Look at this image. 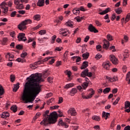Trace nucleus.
Wrapping results in <instances>:
<instances>
[{"label": "nucleus", "instance_id": "obj_1", "mask_svg": "<svg viewBox=\"0 0 130 130\" xmlns=\"http://www.w3.org/2000/svg\"><path fill=\"white\" fill-rule=\"evenodd\" d=\"M41 82H44L39 73L33 74L27 82L25 83L23 92L21 96L22 101L25 103H32L36 96L41 92Z\"/></svg>", "mask_w": 130, "mask_h": 130}, {"label": "nucleus", "instance_id": "obj_2", "mask_svg": "<svg viewBox=\"0 0 130 130\" xmlns=\"http://www.w3.org/2000/svg\"><path fill=\"white\" fill-rule=\"evenodd\" d=\"M56 123V116L54 113H51L49 115V117L47 119V118H44L43 120L40 122V124L42 125L44 124L45 126H47L49 124H54Z\"/></svg>", "mask_w": 130, "mask_h": 130}, {"label": "nucleus", "instance_id": "obj_3", "mask_svg": "<svg viewBox=\"0 0 130 130\" xmlns=\"http://www.w3.org/2000/svg\"><path fill=\"white\" fill-rule=\"evenodd\" d=\"M92 76H93V74L91 72H89V70L88 68L86 69L82 72H81L80 75V77H82V78H86V77L91 78Z\"/></svg>", "mask_w": 130, "mask_h": 130}, {"label": "nucleus", "instance_id": "obj_4", "mask_svg": "<svg viewBox=\"0 0 130 130\" xmlns=\"http://www.w3.org/2000/svg\"><path fill=\"white\" fill-rule=\"evenodd\" d=\"M89 91H91V93H90L88 96H86L85 95H84V93H82L81 94L82 95V98H83V99H90L91 98L93 97V95H94V94H95V91H94V89H93V88H90L89 89Z\"/></svg>", "mask_w": 130, "mask_h": 130}, {"label": "nucleus", "instance_id": "obj_5", "mask_svg": "<svg viewBox=\"0 0 130 130\" xmlns=\"http://www.w3.org/2000/svg\"><path fill=\"white\" fill-rule=\"evenodd\" d=\"M67 112L68 114L71 115V116H76L77 114H78L76 109L74 107L70 108Z\"/></svg>", "mask_w": 130, "mask_h": 130}, {"label": "nucleus", "instance_id": "obj_6", "mask_svg": "<svg viewBox=\"0 0 130 130\" xmlns=\"http://www.w3.org/2000/svg\"><path fill=\"white\" fill-rule=\"evenodd\" d=\"M18 41H23L25 42L27 40V38L25 37V33L20 32L18 34L17 36Z\"/></svg>", "mask_w": 130, "mask_h": 130}, {"label": "nucleus", "instance_id": "obj_7", "mask_svg": "<svg viewBox=\"0 0 130 130\" xmlns=\"http://www.w3.org/2000/svg\"><path fill=\"white\" fill-rule=\"evenodd\" d=\"M102 66L105 70L109 71V70H110V67H111V63H110V61L107 60L104 62Z\"/></svg>", "mask_w": 130, "mask_h": 130}, {"label": "nucleus", "instance_id": "obj_8", "mask_svg": "<svg viewBox=\"0 0 130 130\" xmlns=\"http://www.w3.org/2000/svg\"><path fill=\"white\" fill-rule=\"evenodd\" d=\"M57 112L59 113L57 114V113L56 111L52 112L51 113H53L55 115L56 117V122L57 121V118L58 117H63V113L60 111V110H58Z\"/></svg>", "mask_w": 130, "mask_h": 130}, {"label": "nucleus", "instance_id": "obj_9", "mask_svg": "<svg viewBox=\"0 0 130 130\" xmlns=\"http://www.w3.org/2000/svg\"><path fill=\"white\" fill-rule=\"evenodd\" d=\"M110 56V60L113 64H118V59H117V58L115 57V56H114V55H111Z\"/></svg>", "mask_w": 130, "mask_h": 130}, {"label": "nucleus", "instance_id": "obj_10", "mask_svg": "<svg viewBox=\"0 0 130 130\" xmlns=\"http://www.w3.org/2000/svg\"><path fill=\"white\" fill-rule=\"evenodd\" d=\"M18 29L20 31H24V30H26L27 29V26L25 25V24L22 21L18 26Z\"/></svg>", "mask_w": 130, "mask_h": 130}, {"label": "nucleus", "instance_id": "obj_11", "mask_svg": "<svg viewBox=\"0 0 130 130\" xmlns=\"http://www.w3.org/2000/svg\"><path fill=\"white\" fill-rule=\"evenodd\" d=\"M88 29L90 32H93V33H98L99 31L96 28L94 27V26H93V24H89V26H88Z\"/></svg>", "mask_w": 130, "mask_h": 130}, {"label": "nucleus", "instance_id": "obj_12", "mask_svg": "<svg viewBox=\"0 0 130 130\" xmlns=\"http://www.w3.org/2000/svg\"><path fill=\"white\" fill-rule=\"evenodd\" d=\"M70 33V31H69V29H67V28H60V34H61V35H63V36H64L65 37L68 36V34L66 33Z\"/></svg>", "mask_w": 130, "mask_h": 130}, {"label": "nucleus", "instance_id": "obj_13", "mask_svg": "<svg viewBox=\"0 0 130 130\" xmlns=\"http://www.w3.org/2000/svg\"><path fill=\"white\" fill-rule=\"evenodd\" d=\"M58 124L59 125H61V126H64V127H65V128H68V127H69V124H68L66 122H63V121L62 120V119H61V118H60L59 119Z\"/></svg>", "mask_w": 130, "mask_h": 130}, {"label": "nucleus", "instance_id": "obj_14", "mask_svg": "<svg viewBox=\"0 0 130 130\" xmlns=\"http://www.w3.org/2000/svg\"><path fill=\"white\" fill-rule=\"evenodd\" d=\"M104 42V45L103 46V47L104 49H108L109 46H110V43H109V41H108L106 39H104L103 40Z\"/></svg>", "mask_w": 130, "mask_h": 130}, {"label": "nucleus", "instance_id": "obj_15", "mask_svg": "<svg viewBox=\"0 0 130 130\" xmlns=\"http://www.w3.org/2000/svg\"><path fill=\"white\" fill-rule=\"evenodd\" d=\"M106 79L109 80V82H111V83L112 82H116V81H118V77H114L113 78L108 77L107 76H106Z\"/></svg>", "mask_w": 130, "mask_h": 130}, {"label": "nucleus", "instance_id": "obj_16", "mask_svg": "<svg viewBox=\"0 0 130 130\" xmlns=\"http://www.w3.org/2000/svg\"><path fill=\"white\" fill-rule=\"evenodd\" d=\"M78 93V89L76 88H73L70 91V96H75Z\"/></svg>", "mask_w": 130, "mask_h": 130}, {"label": "nucleus", "instance_id": "obj_17", "mask_svg": "<svg viewBox=\"0 0 130 130\" xmlns=\"http://www.w3.org/2000/svg\"><path fill=\"white\" fill-rule=\"evenodd\" d=\"M89 67V62L85 61L82 63V65L80 67L81 70H85L86 68Z\"/></svg>", "mask_w": 130, "mask_h": 130}, {"label": "nucleus", "instance_id": "obj_18", "mask_svg": "<svg viewBox=\"0 0 130 130\" xmlns=\"http://www.w3.org/2000/svg\"><path fill=\"white\" fill-rule=\"evenodd\" d=\"M2 118H7V117H10V113L8 112H4L1 115Z\"/></svg>", "mask_w": 130, "mask_h": 130}, {"label": "nucleus", "instance_id": "obj_19", "mask_svg": "<svg viewBox=\"0 0 130 130\" xmlns=\"http://www.w3.org/2000/svg\"><path fill=\"white\" fill-rule=\"evenodd\" d=\"M109 12H111V9L110 8L106 9V10L103 11L102 12H100L99 14V15H105L107 14V13H109Z\"/></svg>", "mask_w": 130, "mask_h": 130}, {"label": "nucleus", "instance_id": "obj_20", "mask_svg": "<svg viewBox=\"0 0 130 130\" xmlns=\"http://www.w3.org/2000/svg\"><path fill=\"white\" fill-rule=\"evenodd\" d=\"M89 84H90V81L83 82V84L81 85L82 89H83V90H86L88 86H89Z\"/></svg>", "mask_w": 130, "mask_h": 130}, {"label": "nucleus", "instance_id": "obj_21", "mask_svg": "<svg viewBox=\"0 0 130 130\" xmlns=\"http://www.w3.org/2000/svg\"><path fill=\"white\" fill-rule=\"evenodd\" d=\"M65 25L66 26H67V27H70L71 28H73L74 26V22L71 20H69L65 23Z\"/></svg>", "mask_w": 130, "mask_h": 130}, {"label": "nucleus", "instance_id": "obj_22", "mask_svg": "<svg viewBox=\"0 0 130 130\" xmlns=\"http://www.w3.org/2000/svg\"><path fill=\"white\" fill-rule=\"evenodd\" d=\"M33 19L35 21H40L41 20V16L40 14H36L34 16Z\"/></svg>", "mask_w": 130, "mask_h": 130}, {"label": "nucleus", "instance_id": "obj_23", "mask_svg": "<svg viewBox=\"0 0 130 130\" xmlns=\"http://www.w3.org/2000/svg\"><path fill=\"white\" fill-rule=\"evenodd\" d=\"M20 88V83L18 82L16 84H15L14 86V88L13 89V92H17L18 89Z\"/></svg>", "mask_w": 130, "mask_h": 130}, {"label": "nucleus", "instance_id": "obj_24", "mask_svg": "<svg viewBox=\"0 0 130 130\" xmlns=\"http://www.w3.org/2000/svg\"><path fill=\"white\" fill-rule=\"evenodd\" d=\"M45 0H39L37 5L38 7H43L44 6Z\"/></svg>", "mask_w": 130, "mask_h": 130}, {"label": "nucleus", "instance_id": "obj_25", "mask_svg": "<svg viewBox=\"0 0 130 130\" xmlns=\"http://www.w3.org/2000/svg\"><path fill=\"white\" fill-rule=\"evenodd\" d=\"M48 114H49V110H46L43 114V116L45 117V118L48 119V118H49V115H48Z\"/></svg>", "mask_w": 130, "mask_h": 130}, {"label": "nucleus", "instance_id": "obj_26", "mask_svg": "<svg viewBox=\"0 0 130 130\" xmlns=\"http://www.w3.org/2000/svg\"><path fill=\"white\" fill-rule=\"evenodd\" d=\"M115 12L117 15H119L122 13V9L121 7L115 9Z\"/></svg>", "mask_w": 130, "mask_h": 130}, {"label": "nucleus", "instance_id": "obj_27", "mask_svg": "<svg viewBox=\"0 0 130 130\" xmlns=\"http://www.w3.org/2000/svg\"><path fill=\"white\" fill-rule=\"evenodd\" d=\"M74 86H75V84H74V83H69L64 86V89H70V88H72V87H74Z\"/></svg>", "mask_w": 130, "mask_h": 130}, {"label": "nucleus", "instance_id": "obj_28", "mask_svg": "<svg viewBox=\"0 0 130 130\" xmlns=\"http://www.w3.org/2000/svg\"><path fill=\"white\" fill-rule=\"evenodd\" d=\"M11 110L13 111L14 113L17 112V111L18 110V107H17L16 105H13L11 108Z\"/></svg>", "mask_w": 130, "mask_h": 130}, {"label": "nucleus", "instance_id": "obj_29", "mask_svg": "<svg viewBox=\"0 0 130 130\" xmlns=\"http://www.w3.org/2000/svg\"><path fill=\"white\" fill-rule=\"evenodd\" d=\"M22 22L24 23L25 26L28 25V24H32V20H31V19H25Z\"/></svg>", "mask_w": 130, "mask_h": 130}, {"label": "nucleus", "instance_id": "obj_30", "mask_svg": "<svg viewBox=\"0 0 130 130\" xmlns=\"http://www.w3.org/2000/svg\"><path fill=\"white\" fill-rule=\"evenodd\" d=\"M89 56H90V53H89V52H86L82 54V57H83L84 59H87V58H89Z\"/></svg>", "mask_w": 130, "mask_h": 130}, {"label": "nucleus", "instance_id": "obj_31", "mask_svg": "<svg viewBox=\"0 0 130 130\" xmlns=\"http://www.w3.org/2000/svg\"><path fill=\"white\" fill-rule=\"evenodd\" d=\"M108 115H110V113H106L104 111L102 113V117L103 118L106 117L105 119H107V118H108Z\"/></svg>", "mask_w": 130, "mask_h": 130}, {"label": "nucleus", "instance_id": "obj_32", "mask_svg": "<svg viewBox=\"0 0 130 130\" xmlns=\"http://www.w3.org/2000/svg\"><path fill=\"white\" fill-rule=\"evenodd\" d=\"M92 119H93V120H95L96 121H100L101 118H100V116L94 115L92 116Z\"/></svg>", "mask_w": 130, "mask_h": 130}, {"label": "nucleus", "instance_id": "obj_33", "mask_svg": "<svg viewBox=\"0 0 130 130\" xmlns=\"http://www.w3.org/2000/svg\"><path fill=\"white\" fill-rule=\"evenodd\" d=\"M129 20H130V13H128L126 16V17L124 20L125 24H126L127 22L129 21Z\"/></svg>", "mask_w": 130, "mask_h": 130}, {"label": "nucleus", "instance_id": "obj_34", "mask_svg": "<svg viewBox=\"0 0 130 130\" xmlns=\"http://www.w3.org/2000/svg\"><path fill=\"white\" fill-rule=\"evenodd\" d=\"M73 13L74 15H76V16H77V15H80V11L78 8L73 9Z\"/></svg>", "mask_w": 130, "mask_h": 130}, {"label": "nucleus", "instance_id": "obj_35", "mask_svg": "<svg viewBox=\"0 0 130 130\" xmlns=\"http://www.w3.org/2000/svg\"><path fill=\"white\" fill-rule=\"evenodd\" d=\"M8 39L7 38H3L2 42V45H6L7 44V42H8Z\"/></svg>", "mask_w": 130, "mask_h": 130}, {"label": "nucleus", "instance_id": "obj_36", "mask_svg": "<svg viewBox=\"0 0 130 130\" xmlns=\"http://www.w3.org/2000/svg\"><path fill=\"white\" fill-rule=\"evenodd\" d=\"M16 9H17V10H23V9H24V5L23 4L17 5L16 6Z\"/></svg>", "mask_w": 130, "mask_h": 130}, {"label": "nucleus", "instance_id": "obj_37", "mask_svg": "<svg viewBox=\"0 0 130 130\" xmlns=\"http://www.w3.org/2000/svg\"><path fill=\"white\" fill-rule=\"evenodd\" d=\"M4 93L5 89H4L3 86L0 85V96H3V95H4Z\"/></svg>", "mask_w": 130, "mask_h": 130}, {"label": "nucleus", "instance_id": "obj_38", "mask_svg": "<svg viewBox=\"0 0 130 130\" xmlns=\"http://www.w3.org/2000/svg\"><path fill=\"white\" fill-rule=\"evenodd\" d=\"M130 107V102L129 101H126L124 103V109L129 108Z\"/></svg>", "mask_w": 130, "mask_h": 130}, {"label": "nucleus", "instance_id": "obj_39", "mask_svg": "<svg viewBox=\"0 0 130 130\" xmlns=\"http://www.w3.org/2000/svg\"><path fill=\"white\" fill-rule=\"evenodd\" d=\"M16 61H18V62H26V59H22L21 58H18L16 59Z\"/></svg>", "mask_w": 130, "mask_h": 130}, {"label": "nucleus", "instance_id": "obj_40", "mask_svg": "<svg viewBox=\"0 0 130 130\" xmlns=\"http://www.w3.org/2000/svg\"><path fill=\"white\" fill-rule=\"evenodd\" d=\"M111 90V88L110 87H107L104 89L103 93L104 94H106L107 93H109Z\"/></svg>", "mask_w": 130, "mask_h": 130}, {"label": "nucleus", "instance_id": "obj_41", "mask_svg": "<svg viewBox=\"0 0 130 130\" xmlns=\"http://www.w3.org/2000/svg\"><path fill=\"white\" fill-rule=\"evenodd\" d=\"M49 75V73H48L47 71H46L44 72H43L42 77L45 79L46 78H47V77H48Z\"/></svg>", "mask_w": 130, "mask_h": 130}, {"label": "nucleus", "instance_id": "obj_42", "mask_svg": "<svg viewBox=\"0 0 130 130\" xmlns=\"http://www.w3.org/2000/svg\"><path fill=\"white\" fill-rule=\"evenodd\" d=\"M107 39H108V41H112V40H113V38L110 34H108L107 36Z\"/></svg>", "mask_w": 130, "mask_h": 130}, {"label": "nucleus", "instance_id": "obj_43", "mask_svg": "<svg viewBox=\"0 0 130 130\" xmlns=\"http://www.w3.org/2000/svg\"><path fill=\"white\" fill-rule=\"evenodd\" d=\"M56 39V35H54L52 37H51V43L52 44H53L54 42H55V40Z\"/></svg>", "mask_w": 130, "mask_h": 130}, {"label": "nucleus", "instance_id": "obj_44", "mask_svg": "<svg viewBox=\"0 0 130 130\" xmlns=\"http://www.w3.org/2000/svg\"><path fill=\"white\" fill-rule=\"evenodd\" d=\"M105 20H107L105 22L106 23H110V19H109V15L106 14L104 18Z\"/></svg>", "mask_w": 130, "mask_h": 130}, {"label": "nucleus", "instance_id": "obj_45", "mask_svg": "<svg viewBox=\"0 0 130 130\" xmlns=\"http://www.w3.org/2000/svg\"><path fill=\"white\" fill-rule=\"evenodd\" d=\"M102 57V55L100 53L97 54L95 56V59H96V60H99V59H100V58H101Z\"/></svg>", "mask_w": 130, "mask_h": 130}, {"label": "nucleus", "instance_id": "obj_46", "mask_svg": "<svg viewBox=\"0 0 130 130\" xmlns=\"http://www.w3.org/2000/svg\"><path fill=\"white\" fill-rule=\"evenodd\" d=\"M16 79V77H15V75H10V81L12 82V83H14L15 82V80Z\"/></svg>", "mask_w": 130, "mask_h": 130}, {"label": "nucleus", "instance_id": "obj_47", "mask_svg": "<svg viewBox=\"0 0 130 130\" xmlns=\"http://www.w3.org/2000/svg\"><path fill=\"white\" fill-rule=\"evenodd\" d=\"M120 100V98L118 97L116 100L113 103V105H116V104H118V102Z\"/></svg>", "mask_w": 130, "mask_h": 130}, {"label": "nucleus", "instance_id": "obj_48", "mask_svg": "<svg viewBox=\"0 0 130 130\" xmlns=\"http://www.w3.org/2000/svg\"><path fill=\"white\" fill-rule=\"evenodd\" d=\"M27 55H28V53H27L26 52H24L21 54L20 56L21 57H22V58H25Z\"/></svg>", "mask_w": 130, "mask_h": 130}, {"label": "nucleus", "instance_id": "obj_49", "mask_svg": "<svg viewBox=\"0 0 130 130\" xmlns=\"http://www.w3.org/2000/svg\"><path fill=\"white\" fill-rule=\"evenodd\" d=\"M46 30H41L39 31V34L40 35H45V34H46Z\"/></svg>", "mask_w": 130, "mask_h": 130}, {"label": "nucleus", "instance_id": "obj_50", "mask_svg": "<svg viewBox=\"0 0 130 130\" xmlns=\"http://www.w3.org/2000/svg\"><path fill=\"white\" fill-rule=\"evenodd\" d=\"M54 101V99H53V98H51V99L48 100L47 101V105H49V104H50V103H52V102H53Z\"/></svg>", "mask_w": 130, "mask_h": 130}, {"label": "nucleus", "instance_id": "obj_51", "mask_svg": "<svg viewBox=\"0 0 130 130\" xmlns=\"http://www.w3.org/2000/svg\"><path fill=\"white\" fill-rule=\"evenodd\" d=\"M102 48V46H101V45H98L96 46V49L97 51H101Z\"/></svg>", "mask_w": 130, "mask_h": 130}, {"label": "nucleus", "instance_id": "obj_52", "mask_svg": "<svg viewBox=\"0 0 130 130\" xmlns=\"http://www.w3.org/2000/svg\"><path fill=\"white\" fill-rule=\"evenodd\" d=\"M16 49H18L19 50H21L23 49V45L18 44L16 46Z\"/></svg>", "mask_w": 130, "mask_h": 130}, {"label": "nucleus", "instance_id": "obj_53", "mask_svg": "<svg viewBox=\"0 0 130 130\" xmlns=\"http://www.w3.org/2000/svg\"><path fill=\"white\" fill-rule=\"evenodd\" d=\"M16 14H17V11H13L10 14V17H11L12 18H14V17H16Z\"/></svg>", "mask_w": 130, "mask_h": 130}, {"label": "nucleus", "instance_id": "obj_54", "mask_svg": "<svg viewBox=\"0 0 130 130\" xmlns=\"http://www.w3.org/2000/svg\"><path fill=\"white\" fill-rule=\"evenodd\" d=\"M52 57H47L44 58L43 60H42V61H43V63H44V62L49 60V59H50V58H52Z\"/></svg>", "mask_w": 130, "mask_h": 130}, {"label": "nucleus", "instance_id": "obj_55", "mask_svg": "<svg viewBox=\"0 0 130 130\" xmlns=\"http://www.w3.org/2000/svg\"><path fill=\"white\" fill-rule=\"evenodd\" d=\"M4 54L5 55V58L7 59H8V58H9V57H10V55H11V53H10V52L5 53Z\"/></svg>", "mask_w": 130, "mask_h": 130}, {"label": "nucleus", "instance_id": "obj_56", "mask_svg": "<svg viewBox=\"0 0 130 130\" xmlns=\"http://www.w3.org/2000/svg\"><path fill=\"white\" fill-rule=\"evenodd\" d=\"M95 23L98 26H102V23L99 21V20H95Z\"/></svg>", "mask_w": 130, "mask_h": 130}, {"label": "nucleus", "instance_id": "obj_57", "mask_svg": "<svg viewBox=\"0 0 130 130\" xmlns=\"http://www.w3.org/2000/svg\"><path fill=\"white\" fill-rule=\"evenodd\" d=\"M14 58H15V55L11 54V55L9 56V61H13V60L14 59Z\"/></svg>", "mask_w": 130, "mask_h": 130}, {"label": "nucleus", "instance_id": "obj_58", "mask_svg": "<svg viewBox=\"0 0 130 130\" xmlns=\"http://www.w3.org/2000/svg\"><path fill=\"white\" fill-rule=\"evenodd\" d=\"M4 10L2 11V13H3V14H6L9 12V7H5V8H4Z\"/></svg>", "mask_w": 130, "mask_h": 130}, {"label": "nucleus", "instance_id": "obj_59", "mask_svg": "<svg viewBox=\"0 0 130 130\" xmlns=\"http://www.w3.org/2000/svg\"><path fill=\"white\" fill-rule=\"evenodd\" d=\"M115 123V120L113 119L111 122L110 127H112V128H113V127H114Z\"/></svg>", "mask_w": 130, "mask_h": 130}, {"label": "nucleus", "instance_id": "obj_60", "mask_svg": "<svg viewBox=\"0 0 130 130\" xmlns=\"http://www.w3.org/2000/svg\"><path fill=\"white\" fill-rule=\"evenodd\" d=\"M130 77V72H128L127 74L126 75V78H125V81H128V79H129Z\"/></svg>", "mask_w": 130, "mask_h": 130}, {"label": "nucleus", "instance_id": "obj_61", "mask_svg": "<svg viewBox=\"0 0 130 130\" xmlns=\"http://www.w3.org/2000/svg\"><path fill=\"white\" fill-rule=\"evenodd\" d=\"M115 13H113L111 16V21H114L115 20V18H116V16H115Z\"/></svg>", "mask_w": 130, "mask_h": 130}, {"label": "nucleus", "instance_id": "obj_62", "mask_svg": "<svg viewBox=\"0 0 130 130\" xmlns=\"http://www.w3.org/2000/svg\"><path fill=\"white\" fill-rule=\"evenodd\" d=\"M118 91V89H117V88H114V89H113L112 90V93L113 94H116V93H117Z\"/></svg>", "mask_w": 130, "mask_h": 130}, {"label": "nucleus", "instance_id": "obj_63", "mask_svg": "<svg viewBox=\"0 0 130 130\" xmlns=\"http://www.w3.org/2000/svg\"><path fill=\"white\" fill-rule=\"evenodd\" d=\"M123 36V39L124 40L125 42H127L128 41V37H127L126 35H124Z\"/></svg>", "mask_w": 130, "mask_h": 130}, {"label": "nucleus", "instance_id": "obj_64", "mask_svg": "<svg viewBox=\"0 0 130 130\" xmlns=\"http://www.w3.org/2000/svg\"><path fill=\"white\" fill-rule=\"evenodd\" d=\"M50 109H57V108H59V106H54L50 107Z\"/></svg>", "mask_w": 130, "mask_h": 130}]
</instances>
